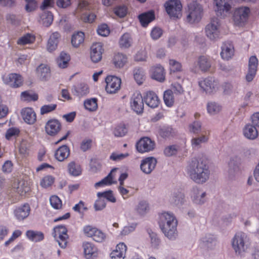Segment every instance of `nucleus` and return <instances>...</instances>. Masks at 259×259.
Masks as SVG:
<instances>
[{"instance_id":"obj_60","label":"nucleus","mask_w":259,"mask_h":259,"mask_svg":"<svg viewBox=\"0 0 259 259\" xmlns=\"http://www.w3.org/2000/svg\"><path fill=\"white\" fill-rule=\"evenodd\" d=\"M96 18V15L92 13H84L81 16V19L85 22L92 23Z\"/></svg>"},{"instance_id":"obj_56","label":"nucleus","mask_w":259,"mask_h":259,"mask_svg":"<svg viewBox=\"0 0 259 259\" xmlns=\"http://www.w3.org/2000/svg\"><path fill=\"white\" fill-rule=\"evenodd\" d=\"M20 131L18 128L15 127L9 128L6 132L5 137L7 140H11L15 138L19 135Z\"/></svg>"},{"instance_id":"obj_42","label":"nucleus","mask_w":259,"mask_h":259,"mask_svg":"<svg viewBox=\"0 0 259 259\" xmlns=\"http://www.w3.org/2000/svg\"><path fill=\"white\" fill-rule=\"evenodd\" d=\"M38 99V96L36 93H31L29 91H24L21 94V99L24 101H36Z\"/></svg>"},{"instance_id":"obj_48","label":"nucleus","mask_w":259,"mask_h":259,"mask_svg":"<svg viewBox=\"0 0 259 259\" xmlns=\"http://www.w3.org/2000/svg\"><path fill=\"white\" fill-rule=\"evenodd\" d=\"M170 73L181 71L182 66L181 64L174 59H170L169 61Z\"/></svg>"},{"instance_id":"obj_3","label":"nucleus","mask_w":259,"mask_h":259,"mask_svg":"<svg viewBox=\"0 0 259 259\" xmlns=\"http://www.w3.org/2000/svg\"><path fill=\"white\" fill-rule=\"evenodd\" d=\"M188 7L187 21L191 24L198 22L201 20L203 13V9L201 5L193 2L188 5Z\"/></svg>"},{"instance_id":"obj_53","label":"nucleus","mask_w":259,"mask_h":259,"mask_svg":"<svg viewBox=\"0 0 259 259\" xmlns=\"http://www.w3.org/2000/svg\"><path fill=\"white\" fill-rule=\"evenodd\" d=\"M127 132V130L124 124L118 125L114 129V134L116 137H123L125 135Z\"/></svg>"},{"instance_id":"obj_41","label":"nucleus","mask_w":259,"mask_h":259,"mask_svg":"<svg viewBox=\"0 0 259 259\" xmlns=\"http://www.w3.org/2000/svg\"><path fill=\"white\" fill-rule=\"evenodd\" d=\"M43 25L46 27L50 26L53 21V15L50 11H44L40 15Z\"/></svg>"},{"instance_id":"obj_62","label":"nucleus","mask_w":259,"mask_h":259,"mask_svg":"<svg viewBox=\"0 0 259 259\" xmlns=\"http://www.w3.org/2000/svg\"><path fill=\"white\" fill-rule=\"evenodd\" d=\"M208 138L206 136H202L199 138H195L192 139L191 143L193 147H197L201 143L207 141Z\"/></svg>"},{"instance_id":"obj_64","label":"nucleus","mask_w":259,"mask_h":259,"mask_svg":"<svg viewBox=\"0 0 259 259\" xmlns=\"http://www.w3.org/2000/svg\"><path fill=\"white\" fill-rule=\"evenodd\" d=\"M106 206V203L104 199L102 197L99 198L95 201L94 204L95 209L97 210L103 209Z\"/></svg>"},{"instance_id":"obj_5","label":"nucleus","mask_w":259,"mask_h":259,"mask_svg":"<svg viewBox=\"0 0 259 259\" xmlns=\"http://www.w3.org/2000/svg\"><path fill=\"white\" fill-rule=\"evenodd\" d=\"M165 11L172 19H179L182 15V5L180 0H168L164 4Z\"/></svg>"},{"instance_id":"obj_20","label":"nucleus","mask_w":259,"mask_h":259,"mask_svg":"<svg viewBox=\"0 0 259 259\" xmlns=\"http://www.w3.org/2000/svg\"><path fill=\"white\" fill-rule=\"evenodd\" d=\"M61 128V124L57 119L49 120L46 124L45 131L47 134L51 136L56 135Z\"/></svg>"},{"instance_id":"obj_17","label":"nucleus","mask_w":259,"mask_h":259,"mask_svg":"<svg viewBox=\"0 0 259 259\" xmlns=\"http://www.w3.org/2000/svg\"><path fill=\"white\" fill-rule=\"evenodd\" d=\"M84 257L86 259H95L99 254L97 247L90 242H84L82 244Z\"/></svg>"},{"instance_id":"obj_18","label":"nucleus","mask_w":259,"mask_h":259,"mask_svg":"<svg viewBox=\"0 0 259 259\" xmlns=\"http://www.w3.org/2000/svg\"><path fill=\"white\" fill-rule=\"evenodd\" d=\"M258 66V59L255 56H252L248 61V70L246 75V80L248 82L251 81L254 78Z\"/></svg>"},{"instance_id":"obj_33","label":"nucleus","mask_w":259,"mask_h":259,"mask_svg":"<svg viewBox=\"0 0 259 259\" xmlns=\"http://www.w3.org/2000/svg\"><path fill=\"white\" fill-rule=\"evenodd\" d=\"M27 238L30 241L33 242H39L44 239V233L40 231L28 230L26 232Z\"/></svg>"},{"instance_id":"obj_7","label":"nucleus","mask_w":259,"mask_h":259,"mask_svg":"<svg viewBox=\"0 0 259 259\" xmlns=\"http://www.w3.org/2000/svg\"><path fill=\"white\" fill-rule=\"evenodd\" d=\"M67 232V229L63 225H58L54 228V237L58 242L59 246L63 248H65L67 245L69 239Z\"/></svg>"},{"instance_id":"obj_4","label":"nucleus","mask_w":259,"mask_h":259,"mask_svg":"<svg viewBox=\"0 0 259 259\" xmlns=\"http://www.w3.org/2000/svg\"><path fill=\"white\" fill-rule=\"evenodd\" d=\"M82 231L85 236L91 238L96 242L102 243L106 240V233L93 226L85 225L83 227Z\"/></svg>"},{"instance_id":"obj_10","label":"nucleus","mask_w":259,"mask_h":259,"mask_svg":"<svg viewBox=\"0 0 259 259\" xmlns=\"http://www.w3.org/2000/svg\"><path fill=\"white\" fill-rule=\"evenodd\" d=\"M220 24L217 18L211 20L210 23L205 27L206 35L210 39L215 40L220 38L219 30Z\"/></svg>"},{"instance_id":"obj_50","label":"nucleus","mask_w":259,"mask_h":259,"mask_svg":"<svg viewBox=\"0 0 259 259\" xmlns=\"http://www.w3.org/2000/svg\"><path fill=\"white\" fill-rule=\"evenodd\" d=\"M55 179L52 176H46L40 181V185L44 188H47L51 186L54 183Z\"/></svg>"},{"instance_id":"obj_46","label":"nucleus","mask_w":259,"mask_h":259,"mask_svg":"<svg viewBox=\"0 0 259 259\" xmlns=\"http://www.w3.org/2000/svg\"><path fill=\"white\" fill-rule=\"evenodd\" d=\"M84 106L85 109L89 111H95L98 108L97 99L91 98L84 101Z\"/></svg>"},{"instance_id":"obj_11","label":"nucleus","mask_w":259,"mask_h":259,"mask_svg":"<svg viewBox=\"0 0 259 259\" xmlns=\"http://www.w3.org/2000/svg\"><path fill=\"white\" fill-rule=\"evenodd\" d=\"M144 98L140 93H134L130 99V106L137 114H141L144 111Z\"/></svg>"},{"instance_id":"obj_55","label":"nucleus","mask_w":259,"mask_h":259,"mask_svg":"<svg viewBox=\"0 0 259 259\" xmlns=\"http://www.w3.org/2000/svg\"><path fill=\"white\" fill-rule=\"evenodd\" d=\"M97 196L98 197H102L103 198H105L112 202H115L116 201V199L113 196L111 191H105L103 192H98Z\"/></svg>"},{"instance_id":"obj_54","label":"nucleus","mask_w":259,"mask_h":259,"mask_svg":"<svg viewBox=\"0 0 259 259\" xmlns=\"http://www.w3.org/2000/svg\"><path fill=\"white\" fill-rule=\"evenodd\" d=\"M30 190V187L24 182L22 183H19L18 186L17 188V192L21 196H24L27 192Z\"/></svg>"},{"instance_id":"obj_30","label":"nucleus","mask_w":259,"mask_h":259,"mask_svg":"<svg viewBox=\"0 0 259 259\" xmlns=\"http://www.w3.org/2000/svg\"><path fill=\"white\" fill-rule=\"evenodd\" d=\"M60 37V34L58 32H55L51 35L47 44V49L49 52H51L56 49Z\"/></svg>"},{"instance_id":"obj_61","label":"nucleus","mask_w":259,"mask_h":259,"mask_svg":"<svg viewBox=\"0 0 259 259\" xmlns=\"http://www.w3.org/2000/svg\"><path fill=\"white\" fill-rule=\"evenodd\" d=\"M98 33L101 36H106L110 33V30L106 24H103L98 27Z\"/></svg>"},{"instance_id":"obj_16","label":"nucleus","mask_w":259,"mask_h":259,"mask_svg":"<svg viewBox=\"0 0 259 259\" xmlns=\"http://www.w3.org/2000/svg\"><path fill=\"white\" fill-rule=\"evenodd\" d=\"M104 52V49L101 42H96L92 45L91 47L90 57L94 63H98L102 58V54Z\"/></svg>"},{"instance_id":"obj_63","label":"nucleus","mask_w":259,"mask_h":259,"mask_svg":"<svg viewBox=\"0 0 259 259\" xmlns=\"http://www.w3.org/2000/svg\"><path fill=\"white\" fill-rule=\"evenodd\" d=\"M178 149L176 145H171L166 147L164 150V154L167 156H171L176 154Z\"/></svg>"},{"instance_id":"obj_21","label":"nucleus","mask_w":259,"mask_h":259,"mask_svg":"<svg viewBox=\"0 0 259 259\" xmlns=\"http://www.w3.org/2000/svg\"><path fill=\"white\" fill-rule=\"evenodd\" d=\"M151 77L159 82H163L165 80V72L164 68L160 65L152 67L150 69Z\"/></svg>"},{"instance_id":"obj_2","label":"nucleus","mask_w":259,"mask_h":259,"mask_svg":"<svg viewBox=\"0 0 259 259\" xmlns=\"http://www.w3.org/2000/svg\"><path fill=\"white\" fill-rule=\"evenodd\" d=\"M159 225L164 235L169 239H174L177 236L178 221L173 214L167 212L159 215Z\"/></svg>"},{"instance_id":"obj_31","label":"nucleus","mask_w":259,"mask_h":259,"mask_svg":"<svg viewBox=\"0 0 259 259\" xmlns=\"http://www.w3.org/2000/svg\"><path fill=\"white\" fill-rule=\"evenodd\" d=\"M116 168L112 169L110 172L105 178L102 179L101 181L96 183L95 184V187L96 188H98L104 185H110L116 183V182L114 181V179L115 178L114 173L116 171Z\"/></svg>"},{"instance_id":"obj_49","label":"nucleus","mask_w":259,"mask_h":259,"mask_svg":"<svg viewBox=\"0 0 259 259\" xmlns=\"http://www.w3.org/2000/svg\"><path fill=\"white\" fill-rule=\"evenodd\" d=\"M159 135L163 138H168L174 136L172 128L169 126L163 127L159 132Z\"/></svg>"},{"instance_id":"obj_38","label":"nucleus","mask_w":259,"mask_h":259,"mask_svg":"<svg viewBox=\"0 0 259 259\" xmlns=\"http://www.w3.org/2000/svg\"><path fill=\"white\" fill-rule=\"evenodd\" d=\"M127 57L121 53L115 54L113 59V63L116 67L121 68L127 62Z\"/></svg>"},{"instance_id":"obj_43","label":"nucleus","mask_w":259,"mask_h":259,"mask_svg":"<svg viewBox=\"0 0 259 259\" xmlns=\"http://www.w3.org/2000/svg\"><path fill=\"white\" fill-rule=\"evenodd\" d=\"M70 60V56L65 52H61L59 57L57 59V63L59 67L65 68L67 67L68 63Z\"/></svg>"},{"instance_id":"obj_24","label":"nucleus","mask_w":259,"mask_h":259,"mask_svg":"<svg viewBox=\"0 0 259 259\" xmlns=\"http://www.w3.org/2000/svg\"><path fill=\"white\" fill-rule=\"evenodd\" d=\"M127 250L126 245L120 242L118 243L114 250L110 254L111 259H124Z\"/></svg>"},{"instance_id":"obj_59","label":"nucleus","mask_w":259,"mask_h":259,"mask_svg":"<svg viewBox=\"0 0 259 259\" xmlns=\"http://www.w3.org/2000/svg\"><path fill=\"white\" fill-rule=\"evenodd\" d=\"M201 125L198 121H194L189 125V131L190 133L198 134L200 131Z\"/></svg>"},{"instance_id":"obj_27","label":"nucleus","mask_w":259,"mask_h":259,"mask_svg":"<svg viewBox=\"0 0 259 259\" xmlns=\"http://www.w3.org/2000/svg\"><path fill=\"white\" fill-rule=\"evenodd\" d=\"M70 154V148L66 145L59 147L55 151L54 156L55 158L59 161H63L66 159Z\"/></svg>"},{"instance_id":"obj_25","label":"nucleus","mask_w":259,"mask_h":259,"mask_svg":"<svg viewBox=\"0 0 259 259\" xmlns=\"http://www.w3.org/2000/svg\"><path fill=\"white\" fill-rule=\"evenodd\" d=\"M234 49L231 41H226L223 44L221 56L223 59L228 60L234 55Z\"/></svg>"},{"instance_id":"obj_1","label":"nucleus","mask_w":259,"mask_h":259,"mask_svg":"<svg viewBox=\"0 0 259 259\" xmlns=\"http://www.w3.org/2000/svg\"><path fill=\"white\" fill-rule=\"evenodd\" d=\"M190 178L197 183H203L209 178V170L206 160L203 158H192L187 166Z\"/></svg>"},{"instance_id":"obj_35","label":"nucleus","mask_w":259,"mask_h":259,"mask_svg":"<svg viewBox=\"0 0 259 259\" xmlns=\"http://www.w3.org/2000/svg\"><path fill=\"white\" fill-rule=\"evenodd\" d=\"M197 65L198 68L203 72L207 71L211 67V62L209 59L206 56H200L198 58Z\"/></svg>"},{"instance_id":"obj_28","label":"nucleus","mask_w":259,"mask_h":259,"mask_svg":"<svg viewBox=\"0 0 259 259\" xmlns=\"http://www.w3.org/2000/svg\"><path fill=\"white\" fill-rule=\"evenodd\" d=\"M139 20L143 27H146L149 23L155 19V14L152 11L141 14L138 16Z\"/></svg>"},{"instance_id":"obj_40","label":"nucleus","mask_w":259,"mask_h":259,"mask_svg":"<svg viewBox=\"0 0 259 259\" xmlns=\"http://www.w3.org/2000/svg\"><path fill=\"white\" fill-rule=\"evenodd\" d=\"M119 44L121 48H128L132 44V38L128 33H124L120 37Z\"/></svg>"},{"instance_id":"obj_39","label":"nucleus","mask_w":259,"mask_h":259,"mask_svg":"<svg viewBox=\"0 0 259 259\" xmlns=\"http://www.w3.org/2000/svg\"><path fill=\"white\" fill-rule=\"evenodd\" d=\"M35 41V36L32 34L27 33L22 37H20L17 43L19 45H25L27 44H31Z\"/></svg>"},{"instance_id":"obj_8","label":"nucleus","mask_w":259,"mask_h":259,"mask_svg":"<svg viewBox=\"0 0 259 259\" xmlns=\"http://www.w3.org/2000/svg\"><path fill=\"white\" fill-rule=\"evenodd\" d=\"M199 87L206 94H211L217 92L219 83L214 78L208 77L202 79L198 82Z\"/></svg>"},{"instance_id":"obj_58","label":"nucleus","mask_w":259,"mask_h":259,"mask_svg":"<svg viewBox=\"0 0 259 259\" xmlns=\"http://www.w3.org/2000/svg\"><path fill=\"white\" fill-rule=\"evenodd\" d=\"M171 90L172 91L174 94H175L176 95H182L184 92V90L182 87V85L178 82L172 83L171 84Z\"/></svg>"},{"instance_id":"obj_19","label":"nucleus","mask_w":259,"mask_h":259,"mask_svg":"<svg viewBox=\"0 0 259 259\" xmlns=\"http://www.w3.org/2000/svg\"><path fill=\"white\" fill-rule=\"evenodd\" d=\"M5 83L14 88H18L23 84L22 76L17 73H10L4 77Z\"/></svg>"},{"instance_id":"obj_36","label":"nucleus","mask_w":259,"mask_h":259,"mask_svg":"<svg viewBox=\"0 0 259 259\" xmlns=\"http://www.w3.org/2000/svg\"><path fill=\"white\" fill-rule=\"evenodd\" d=\"M163 101L165 105L168 107H171L175 104V97L172 91L167 89L163 93Z\"/></svg>"},{"instance_id":"obj_32","label":"nucleus","mask_w":259,"mask_h":259,"mask_svg":"<svg viewBox=\"0 0 259 259\" xmlns=\"http://www.w3.org/2000/svg\"><path fill=\"white\" fill-rule=\"evenodd\" d=\"M36 71L37 75L42 80H46L50 77V69L46 65L40 64L37 68Z\"/></svg>"},{"instance_id":"obj_34","label":"nucleus","mask_w":259,"mask_h":259,"mask_svg":"<svg viewBox=\"0 0 259 259\" xmlns=\"http://www.w3.org/2000/svg\"><path fill=\"white\" fill-rule=\"evenodd\" d=\"M243 134L246 138L253 140L257 137L258 132L254 125L247 124L243 130Z\"/></svg>"},{"instance_id":"obj_37","label":"nucleus","mask_w":259,"mask_h":259,"mask_svg":"<svg viewBox=\"0 0 259 259\" xmlns=\"http://www.w3.org/2000/svg\"><path fill=\"white\" fill-rule=\"evenodd\" d=\"M84 40V33L81 31L74 33L71 38V44L75 48H78Z\"/></svg>"},{"instance_id":"obj_15","label":"nucleus","mask_w":259,"mask_h":259,"mask_svg":"<svg viewBox=\"0 0 259 259\" xmlns=\"http://www.w3.org/2000/svg\"><path fill=\"white\" fill-rule=\"evenodd\" d=\"M30 211V205L25 203L17 207L14 211V214L18 221H22L29 217Z\"/></svg>"},{"instance_id":"obj_26","label":"nucleus","mask_w":259,"mask_h":259,"mask_svg":"<svg viewBox=\"0 0 259 259\" xmlns=\"http://www.w3.org/2000/svg\"><path fill=\"white\" fill-rule=\"evenodd\" d=\"M21 115L24 121L29 124H34L36 120V116L32 108L27 107L21 111Z\"/></svg>"},{"instance_id":"obj_22","label":"nucleus","mask_w":259,"mask_h":259,"mask_svg":"<svg viewBox=\"0 0 259 259\" xmlns=\"http://www.w3.org/2000/svg\"><path fill=\"white\" fill-rule=\"evenodd\" d=\"M144 100L145 104L150 108H157L160 103L157 95L153 91H147L144 95Z\"/></svg>"},{"instance_id":"obj_23","label":"nucleus","mask_w":259,"mask_h":259,"mask_svg":"<svg viewBox=\"0 0 259 259\" xmlns=\"http://www.w3.org/2000/svg\"><path fill=\"white\" fill-rule=\"evenodd\" d=\"M157 163V160L152 157L144 159L141 163L140 167L142 171L149 174L154 169Z\"/></svg>"},{"instance_id":"obj_45","label":"nucleus","mask_w":259,"mask_h":259,"mask_svg":"<svg viewBox=\"0 0 259 259\" xmlns=\"http://www.w3.org/2000/svg\"><path fill=\"white\" fill-rule=\"evenodd\" d=\"M68 169L69 174L73 176H78L81 174V169L79 165L72 161L68 165Z\"/></svg>"},{"instance_id":"obj_29","label":"nucleus","mask_w":259,"mask_h":259,"mask_svg":"<svg viewBox=\"0 0 259 259\" xmlns=\"http://www.w3.org/2000/svg\"><path fill=\"white\" fill-rule=\"evenodd\" d=\"M72 93L76 96L81 97L87 95L89 93V89L87 84L80 83L73 87Z\"/></svg>"},{"instance_id":"obj_47","label":"nucleus","mask_w":259,"mask_h":259,"mask_svg":"<svg viewBox=\"0 0 259 259\" xmlns=\"http://www.w3.org/2000/svg\"><path fill=\"white\" fill-rule=\"evenodd\" d=\"M50 202L52 207L55 209H60L62 207V202L57 195H52L50 198Z\"/></svg>"},{"instance_id":"obj_6","label":"nucleus","mask_w":259,"mask_h":259,"mask_svg":"<svg viewBox=\"0 0 259 259\" xmlns=\"http://www.w3.org/2000/svg\"><path fill=\"white\" fill-rule=\"evenodd\" d=\"M250 10L248 7H240L236 8L233 14V20L236 25L244 26L248 21Z\"/></svg>"},{"instance_id":"obj_9","label":"nucleus","mask_w":259,"mask_h":259,"mask_svg":"<svg viewBox=\"0 0 259 259\" xmlns=\"http://www.w3.org/2000/svg\"><path fill=\"white\" fill-rule=\"evenodd\" d=\"M105 91L109 94H114L120 89L121 80L114 75H108L105 78Z\"/></svg>"},{"instance_id":"obj_14","label":"nucleus","mask_w":259,"mask_h":259,"mask_svg":"<svg viewBox=\"0 0 259 259\" xmlns=\"http://www.w3.org/2000/svg\"><path fill=\"white\" fill-rule=\"evenodd\" d=\"M155 146L154 142L149 138H141L136 144V148L140 153H145L152 150Z\"/></svg>"},{"instance_id":"obj_13","label":"nucleus","mask_w":259,"mask_h":259,"mask_svg":"<svg viewBox=\"0 0 259 259\" xmlns=\"http://www.w3.org/2000/svg\"><path fill=\"white\" fill-rule=\"evenodd\" d=\"M214 9L218 16H222L231 9L230 0H213Z\"/></svg>"},{"instance_id":"obj_52","label":"nucleus","mask_w":259,"mask_h":259,"mask_svg":"<svg viewBox=\"0 0 259 259\" xmlns=\"http://www.w3.org/2000/svg\"><path fill=\"white\" fill-rule=\"evenodd\" d=\"M207 110L210 114H215L221 110V106L215 102H209L207 104Z\"/></svg>"},{"instance_id":"obj_44","label":"nucleus","mask_w":259,"mask_h":259,"mask_svg":"<svg viewBox=\"0 0 259 259\" xmlns=\"http://www.w3.org/2000/svg\"><path fill=\"white\" fill-rule=\"evenodd\" d=\"M134 77L138 84H142L145 78L143 69L141 68H135L134 70Z\"/></svg>"},{"instance_id":"obj_51","label":"nucleus","mask_w":259,"mask_h":259,"mask_svg":"<svg viewBox=\"0 0 259 259\" xmlns=\"http://www.w3.org/2000/svg\"><path fill=\"white\" fill-rule=\"evenodd\" d=\"M114 13L119 18L124 17L127 13V8L125 6H118L113 9Z\"/></svg>"},{"instance_id":"obj_12","label":"nucleus","mask_w":259,"mask_h":259,"mask_svg":"<svg viewBox=\"0 0 259 259\" xmlns=\"http://www.w3.org/2000/svg\"><path fill=\"white\" fill-rule=\"evenodd\" d=\"M246 238L245 233L242 232L235 234L232 240V246L236 253L240 254L245 251V240Z\"/></svg>"},{"instance_id":"obj_57","label":"nucleus","mask_w":259,"mask_h":259,"mask_svg":"<svg viewBox=\"0 0 259 259\" xmlns=\"http://www.w3.org/2000/svg\"><path fill=\"white\" fill-rule=\"evenodd\" d=\"M57 104H51L49 105H43L40 110V113L41 115H44L47 113H49L55 110L57 108Z\"/></svg>"}]
</instances>
